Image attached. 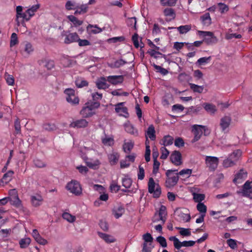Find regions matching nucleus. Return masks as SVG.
Segmentation results:
<instances>
[{
    "label": "nucleus",
    "mask_w": 252,
    "mask_h": 252,
    "mask_svg": "<svg viewBox=\"0 0 252 252\" xmlns=\"http://www.w3.org/2000/svg\"><path fill=\"white\" fill-rule=\"evenodd\" d=\"M100 106L99 102L88 103L80 111V114L84 118L92 117L95 114V110Z\"/></svg>",
    "instance_id": "1"
},
{
    "label": "nucleus",
    "mask_w": 252,
    "mask_h": 252,
    "mask_svg": "<svg viewBox=\"0 0 252 252\" xmlns=\"http://www.w3.org/2000/svg\"><path fill=\"white\" fill-rule=\"evenodd\" d=\"M177 170H168L165 173L166 179L165 186L167 188H172L175 186L179 181V176L177 173Z\"/></svg>",
    "instance_id": "2"
},
{
    "label": "nucleus",
    "mask_w": 252,
    "mask_h": 252,
    "mask_svg": "<svg viewBox=\"0 0 252 252\" xmlns=\"http://www.w3.org/2000/svg\"><path fill=\"white\" fill-rule=\"evenodd\" d=\"M241 155L240 151L237 150L234 151L230 154L228 157L224 159L222 162V165L224 168L232 167L235 165L236 162L239 159Z\"/></svg>",
    "instance_id": "3"
},
{
    "label": "nucleus",
    "mask_w": 252,
    "mask_h": 252,
    "mask_svg": "<svg viewBox=\"0 0 252 252\" xmlns=\"http://www.w3.org/2000/svg\"><path fill=\"white\" fill-rule=\"evenodd\" d=\"M16 21L18 26L21 24L25 27L26 24L24 21H29L28 13L26 11L23 12V7L20 5L17 6L16 8Z\"/></svg>",
    "instance_id": "4"
},
{
    "label": "nucleus",
    "mask_w": 252,
    "mask_h": 252,
    "mask_svg": "<svg viewBox=\"0 0 252 252\" xmlns=\"http://www.w3.org/2000/svg\"><path fill=\"white\" fill-rule=\"evenodd\" d=\"M197 33L199 35L202 36L204 37L203 41L207 44H212L218 42L217 38L211 32L198 31Z\"/></svg>",
    "instance_id": "5"
},
{
    "label": "nucleus",
    "mask_w": 252,
    "mask_h": 252,
    "mask_svg": "<svg viewBox=\"0 0 252 252\" xmlns=\"http://www.w3.org/2000/svg\"><path fill=\"white\" fill-rule=\"evenodd\" d=\"M66 95V101L71 105H77L79 103V99L76 95L75 91L72 89H66L64 92Z\"/></svg>",
    "instance_id": "6"
},
{
    "label": "nucleus",
    "mask_w": 252,
    "mask_h": 252,
    "mask_svg": "<svg viewBox=\"0 0 252 252\" xmlns=\"http://www.w3.org/2000/svg\"><path fill=\"white\" fill-rule=\"evenodd\" d=\"M206 130V127L201 125H194L192 126V132L193 134V138L191 140V143H193L198 141L202 134L203 132Z\"/></svg>",
    "instance_id": "7"
},
{
    "label": "nucleus",
    "mask_w": 252,
    "mask_h": 252,
    "mask_svg": "<svg viewBox=\"0 0 252 252\" xmlns=\"http://www.w3.org/2000/svg\"><path fill=\"white\" fill-rule=\"evenodd\" d=\"M67 189L75 195H80L82 193V188L79 183L76 181H72L66 186Z\"/></svg>",
    "instance_id": "8"
},
{
    "label": "nucleus",
    "mask_w": 252,
    "mask_h": 252,
    "mask_svg": "<svg viewBox=\"0 0 252 252\" xmlns=\"http://www.w3.org/2000/svg\"><path fill=\"white\" fill-rule=\"evenodd\" d=\"M205 164L210 171L216 169L219 164V158L216 157L206 156L205 157Z\"/></svg>",
    "instance_id": "9"
},
{
    "label": "nucleus",
    "mask_w": 252,
    "mask_h": 252,
    "mask_svg": "<svg viewBox=\"0 0 252 252\" xmlns=\"http://www.w3.org/2000/svg\"><path fill=\"white\" fill-rule=\"evenodd\" d=\"M125 102H120L116 104L115 106V111L120 116H123L126 118L129 117V114L127 111V108L125 106Z\"/></svg>",
    "instance_id": "10"
},
{
    "label": "nucleus",
    "mask_w": 252,
    "mask_h": 252,
    "mask_svg": "<svg viewBox=\"0 0 252 252\" xmlns=\"http://www.w3.org/2000/svg\"><path fill=\"white\" fill-rule=\"evenodd\" d=\"M82 157L89 167L94 169L98 168L100 162L98 159H93L89 158L84 155H82Z\"/></svg>",
    "instance_id": "11"
},
{
    "label": "nucleus",
    "mask_w": 252,
    "mask_h": 252,
    "mask_svg": "<svg viewBox=\"0 0 252 252\" xmlns=\"http://www.w3.org/2000/svg\"><path fill=\"white\" fill-rule=\"evenodd\" d=\"M238 193H242L244 196L250 197L252 195V181H247L244 185L241 191H238Z\"/></svg>",
    "instance_id": "12"
},
{
    "label": "nucleus",
    "mask_w": 252,
    "mask_h": 252,
    "mask_svg": "<svg viewBox=\"0 0 252 252\" xmlns=\"http://www.w3.org/2000/svg\"><path fill=\"white\" fill-rule=\"evenodd\" d=\"M156 184L152 178L149 179L148 182V191L150 193H154V196L158 197L160 194L161 191L158 188L155 190Z\"/></svg>",
    "instance_id": "13"
},
{
    "label": "nucleus",
    "mask_w": 252,
    "mask_h": 252,
    "mask_svg": "<svg viewBox=\"0 0 252 252\" xmlns=\"http://www.w3.org/2000/svg\"><path fill=\"white\" fill-rule=\"evenodd\" d=\"M171 162L175 165L179 166L182 164V155L179 151H174L170 156Z\"/></svg>",
    "instance_id": "14"
},
{
    "label": "nucleus",
    "mask_w": 252,
    "mask_h": 252,
    "mask_svg": "<svg viewBox=\"0 0 252 252\" xmlns=\"http://www.w3.org/2000/svg\"><path fill=\"white\" fill-rule=\"evenodd\" d=\"M88 122L84 119H81L72 121L69 126L73 128H84L88 126Z\"/></svg>",
    "instance_id": "15"
},
{
    "label": "nucleus",
    "mask_w": 252,
    "mask_h": 252,
    "mask_svg": "<svg viewBox=\"0 0 252 252\" xmlns=\"http://www.w3.org/2000/svg\"><path fill=\"white\" fill-rule=\"evenodd\" d=\"M231 122V119L229 116H225L220 120V125L222 131H225L229 126Z\"/></svg>",
    "instance_id": "16"
},
{
    "label": "nucleus",
    "mask_w": 252,
    "mask_h": 252,
    "mask_svg": "<svg viewBox=\"0 0 252 252\" xmlns=\"http://www.w3.org/2000/svg\"><path fill=\"white\" fill-rule=\"evenodd\" d=\"M108 82L112 85H116L123 82L124 77L122 75H110L107 77Z\"/></svg>",
    "instance_id": "17"
},
{
    "label": "nucleus",
    "mask_w": 252,
    "mask_h": 252,
    "mask_svg": "<svg viewBox=\"0 0 252 252\" xmlns=\"http://www.w3.org/2000/svg\"><path fill=\"white\" fill-rule=\"evenodd\" d=\"M107 79L101 77L97 79L95 85L98 89L105 90L109 87V85L107 83Z\"/></svg>",
    "instance_id": "18"
},
{
    "label": "nucleus",
    "mask_w": 252,
    "mask_h": 252,
    "mask_svg": "<svg viewBox=\"0 0 252 252\" xmlns=\"http://www.w3.org/2000/svg\"><path fill=\"white\" fill-rule=\"evenodd\" d=\"M164 16L167 21H170L175 19L176 13L174 10L171 8H166L163 11Z\"/></svg>",
    "instance_id": "19"
},
{
    "label": "nucleus",
    "mask_w": 252,
    "mask_h": 252,
    "mask_svg": "<svg viewBox=\"0 0 252 252\" xmlns=\"http://www.w3.org/2000/svg\"><path fill=\"white\" fill-rule=\"evenodd\" d=\"M31 200L32 206L36 207L42 204L43 198L40 194H36L31 196Z\"/></svg>",
    "instance_id": "20"
},
{
    "label": "nucleus",
    "mask_w": 252,
    "mask_h": 252,
    "mask_svg": "<svg viewBox=\"0 0 252 252\" xmlns=\"http://www.w3.org/2000/svg\"><path fill=\"white\" fill-rule=\"evenodd\" d=\"M79 39V37L77 33H69L66 35L64 39V43L69 44L74 42H77Z\"/></svg>",
    "instance_id": "21"
},
{
    "label": "nucleus",
    "mask_w": 252,
    "mask_h": 252,
    "mask_svg": "<svg viewBox=\"0 0 252 252\" xmlns=\"http://www.w3.org/2000/svg\"><path fill=\"white\" fill-rule=\"evenodd\" d=\"M247 177V173L243 170H241L236 175L233 182L236 184H240Z\"/></svg>",
    "instance_id": "22"
},
{
    "label": "nucleus",
    "mask_w": 252,
    "mask_h": 252,
    "mask_svg": "<svg viewBox=\"0 0 252 252\" xmlns=\"http://www.w3.org/2000/svg\"><path fill=\"white\" fill-rule=\"evenodd\" d=\"M145 136L147 138H149L152 141L156 139V130L155 127L153 125H150L147 128V130L145 132Z\"/></svg>",
    "instance_id": "23"
},
{
    "label": "nucleus",
    "mask_w": 252,
    "mask_h": 252,
    "mask_svg": "<svg viewBox=\"0 0 252 252\" xmlns=\"http://www.w3.org/2000/svg\"><path fill=\"white\" fill-rule=\"evenodd\" d=\"M156 214L159 218L161 224H164L166 221V216L167 215L166 208L164 206H161L158 212Z\"/></svg>",
    "instance_id": "24"
},
{
    "label": "nucleus",
    "mask_w": 252,
    "mask_h": 252,
    "mask_svg": "<svg viewBox=\"0 0 252 252\" xmlns=\"http://www.w3.org/2000/svg\"><path fill=\"white\" fill-rule=\"evenodd\" d=\"M202 106L206 111L210 114H214L217 111L216 106L212 103H204Z\"/></svg>",
    "instance_id": "25"
},
{
    "label": "nucleus",
    "mask_w": 252,
    "mask_h": 252,
    "mask_svg": "<svg viewBox=\"0 0 252 252\" xmlns=\"http://www.w3.org/2000/svg\"><path fill=\"white\" fill-rule=\"evenodd\" d=\"M98 235L99 237L103 239L106 243H111L115 242L116 241L113 236L109 234L102 232H98Z\"/></svg>",
    "instance_id": "26"
},
{
    "label": "nucleus",
    "mask_w": 252,
    "mask_h": 252,
    "mask_svg": "<svg viewBox=\"0 0 252 252\" xmlns=\"http://www.w3.org/2000/svg\"><path fill=\"white\" fill-rule=\"evenodd\" d=\"M125 130L133 135L137 136L138 135V131L134 127V126L130 124L129 122L126 123L125 125Z\"/></svg>",
    "instance_id": "27"
},
{
    "label": "nucleus",
    "mask_w": 252,
    "mask_h": 252,
    "mask_svg": "<svg viewBox=\"0 0 252 252\" xmlns=\"http://www.w3.org/2000/svg\"><path fill=\"white\" fill-rule=\"evenodd\" d=\"M101 141L103 144L106 146H112L114 143L113 136L106 135L101 138Z\"/></svg>",
    "instance_id": "28"
},
{
    "label": "nucleus",
    "mask_w": 252,
    "mask_h": 252,
    "mask_svg": "<svg viewBox=\"0 0 252 252\" xmlns=\"http://www.w3.org/2000/svg\"><path fill=\"white\" fill-rule=\"evenodd\" d=\"M39 7L40 5L39 4H36L32 6L26 10V12L28 15V17L29 20H30V19L34 15L35 13L39 8Z\"/></svg>",
    "instance_id": "29"
},
{
    "label": "nucleus",
    "mask_w": 252,
    "mask_h": 252,
    "mask_svg": "<svg viewBox=\"0 0 252 252\" xmlns=\"http://www.w3.org/2000/svg\"><path fill=\"white\" fill-rule=\"evenodd\" d=\"M120 155L117 152H112L108 155V159L111 165L116 164L119 159Z\"/></svg>",
    "instance_id": "30"
},
{
    "label": "nucleus",
    "mask_w": 252,
    "mask_h": 252,
    "mask_svg": "<svg viewBox=\"0 0 252 252\" xmlns=\"http://www.w3.org/2000/svg\"><path fill=\"white\" fill-rule=\"evenodd\" d=\"M191 27L190 25H186L181 26L178 27H172L170 29H175L179 32L180 34H185L191 30Z\"/></svg>",
    "instance_id": "31"
},
{
    "label": "nucleus",
    "mask_w": 252,
    "mask_h": 252,
    "mask_svg": "<svg viewBox=\"0 0 252 252\" xmlns=\"http://www.w3.org/2000/svg\"><path fill=\"white\" fill-rule=\"evenodd\" d=\"M134 142L131 140H125L123 150L125 153H129L133 148Z\"/></svg>",
    "instance_id": "32"
},
{
    "label": "nucleus",
    "mask_w": 252,
    "mask_h": 252,
    "mask_svg": "<svg viewBox=\"0 0 252 252\" xmlns=\"http://www.w3.org/2000/svg\"><path fill=\"white\" fill-rule=\"evenodd\" d=\"M88 8V6L87 4H81L80 6L76 5L74 14L76 15L84 14L87 12Z\"/></svg>",
    "instance_id": "33"
},
{
    "label": "nucleus",
    "mask_w": 252,
    "mask_h": 252,
    "mask_svg": "<svg viewBox=\"0 0 252 252\" xmlns=\"http://www.w3.org/2000/svg\"><path fill=\"white\" fill-rule=\"evenodd\" d=\"M87 30L90 33L96 34L101 32L102 30L97 25L89 24L87 27Z\"/></svg>",
    "instance_id": "34"
},
{
    "label": "nucleus",
    "mask_w": 252,
    "mask_h": 252,
    "mask_svg": "<svg viewBox=\"0 0 252 252\" xmlns=\"http://www.w3.org/2000/svg\"><path fill=\"white\" fill-rule=\"evenodd\" d=\"M13 174L14 172L13 171H8L4 174L2 178L1 179V182L5 184L9 183L12 180Z\"/></svg>",
    "instance_id": "35"
},
{
    "label": "nucleus",
    "mask_w": 252,
    "mask_h": 252,
    "mask_svg": "<svg viewBox=\"0 0 252 252\" xmlns=\"http://www.w3.org/2000/svg\"><path fill=\"white\" fill-rule=\"evenodd\" d=\"M177 173L178 176L188 178L191 176L192 170L191 169H183L179 172L177 171Z\"/></svg>",
    "instance_id": "36"
},
{
    "label": "nucleus",
    "mask_w": 252,
    "mask_h": 252,
    "mask_svg": "<svg viewBox=\"0 0 252 252\" xmlns=\"http://www.w3.org/2000/svg\"><path fill=\"white\" fill-rule=\"evenodd\" d=\"M31 242V239L29 237H24L19 241V245L22 249L27 248Z\"/></svg>",
    "instance_id": "37"
},
{
    "label": "nucleus",
    "mask_w": 252,
    "mask_h": 252,
    "mask_svg": "<svg viewBox=\"0 0 252 252\" xmlns=\"http://www.w3.org/2000/svg\"><path fill=\"white\" fill-rule=\"evenodd\" d=\"M202 24L205 26H209L211 23V18L209 13H206L201 17Z\"/></svg>",
    "instance_id": "38"
},
{
    "label": "nucleus",
    "mask_w": 252,
    "mask_h": 252,
    "mask_svg": "<svg viewBox=\"0 0 252 252\" xmlns=\"http://www.w3.org/2000/svg\"><path fill=\"white\" fill-rule=\"evenodd\" d=\"M125 212V209L123 207L119 206L115 208L113 211L114 216L116 219L120 218Z\"/></svg>",
    "instance_id": "39"
},
{
    "label": "nucleus",
    "mask_w": 252,
    "mask_h": 252,
    "mask_svg": "<svg viewBox=\"0 0 252 252\" xmlns=\"http://www.w3.org/2000/svg\"><path fill=\"white\" fill-rule=\"evenodd\" d=\"M9 201L11 205L17 208H21L23 206L22 201L18 196L9 199Z\"/></svg>",
    "instance_id": "40"
},
{
    "label": "nucleus",
    "mask_w": 252,
    "mask_h": 252,
    "mask_svg": "<svg viewBox=\"0 0 252 252\" xmlns=\"http://www.w3.org/2000/svg\"><path fill=\"white\" fill-rule=\"evenodd\" d=\"M62 217L63 219L70 223L74 222L76 220L75 216L72 215L69 213L64 212L62 215Z\"/></svg>",
    "instance_id": "41"
},
{
    "label": "nucleus",
    "mask_w": 252,
    "mask_h": 252,
    "mask_svg": "<svg viewBox=\"0 0 252 252\" xmlns=\"http://www.w3.org/2000/svg\"><path fill=\"white\" fill-rule=\"evenodd\" d=\"M4 78L8 85L14 86L15 83V80L14 77L12 75L5 72L4 75Z\"/></svg>",
    "instance_id": "42"
},
{
    "label": "nucleus",
    "mask_w": 252,
    "mask_h": 252,
    "mask_svg": "<svg viewBox=\"0 0 252 252\" xmlns=\"http://www.w3.org/2000/svg\"><path fill=\"white\" fill-rule=\"evenodd\" d=\"M23 50L27 54L30 55L33 52L34 48L31 43L26 42L24 43Z\"/></svg>",
    "instance_id": "43"
},
{
    "label": "nucleus",
    "mask_w": 252,
    "mask_h": 252,
    "mask_svg": "<svg viewBox=\"0 0 252 252\" xmlns=\"http://www.w3.org/2000/svg\"><path fill=\"white\" fill-rule=\"evenodd\" d=\"M67 18L69 21L73 23L75 27L79 26L83 24V21L78 20L73 15H69Z\"/></svg>",
    "instance_id": "44"
},
{
    "label": "nucleus",
    "mask_w": 252,
    "mask_h": 252,
    "mask_svg": "<svg viewBox=\"0 0 252 252\" xmlns=\"http://www.w3.org/2000/svg\"><path fill=\"white\" fill-rule=\"evenodd\" d=\"M174 139L170 135L165 136L162 139V144L164 146L171 145L173 144Z\"/></svg>",
    "instance_id": "45"
},
{
    "label": "nucleus",
    "mask_w": 252,
    "mask_h": 252,
    "mask_svg": "<svg viewBox=\"0 0 252 252\" xmlns=\"http://www.w3.org/2000/svg\"><path fill=\"white\" fill-rule=\"evenodd\" d=\"M193 200L195 202L201 203L205 199V195L202 193H192Z\"/></svg>",
    "instance_id": "46"
},
{
    "label": "nucleus",
    "mask_w": 252,
    "mask_h": 252,
    "mask_svg": "<svg viewBox=\"0 0 252 252\" xmlns=\"http://www.w3.org/2000/svg\"><path fill=\"white\" fill-rule=\"evenodd\" d=\"M178 217H179L180 220L183 222H188L190 219V216L188 213L180 212L179 213Z\"/></svg>",
    "instance_id": "47"
},
{
    "label": "nucleus",
    "mask_w": 252,
    "mask_h": 252,
    "mask_svg": "<svg viewBox=\"0 0 252 252\" xmlns=\"http://www.w3.org/2000/svg\"><path fill=\"white\" fill-rule=\"evenodd\" d=\"M177 0H160L161 5L164 6H172L175 5Z\"/></svg>",
    "instance_id": "48"
},
{
    "label": "nucleus",
    "mask_w": 252,
    "mask_h": 252,
    "mask_svg": "<svg viewBox=\"0 0 252 252\" xmlns=\"http://www.w3.org/2000/svg\"><path fill=\"white\" fill-rule=\"evenodd\" d=\"M191 89L194 92L198 93H201L204 89V87L202 86H198L194 84L190 83L189 84Z\"/></svg>",
    "instance_id": "49"
},
{
    "label": "nucleus",
    "mask_w": 252,
    "mask_h": 252,
    "mask_svg": "<svg viewBox=\"0 0 252 252\" xmlns=\"http://www.w3.org/2000/svg\"><path fill=\"white\" fill-rule=\"evenodd\" d=\"M126 63V61H124L122 59H120L115 61L114 63L110 64L109 66H110L112 68H119L121 66L124 65Z\"/></svg>",
    "instance_id": "50"
},
{
    "label": "nucleus",
    "mask_w": 252,
    "mask_h": 252,
    "mask_svg": "<svg viewBox=\"0 0 252 252\" xmlns=\"http://www.w3.org/2000/svg\"><path fill=\"white\" fill-rule=\"evenodd\" d=\"M197 210L200 213L201 215H206L207 207L203 203H199L196 206Z\"/></svg>",
    "instance_id": "51"
},
{
    "label": "nucleus",
    "mask_w": 252,
    "mask_h": 252,
    "mask_svg": "<svg viewBox=\"0 0 252 252\" xmlns=\"http://www.w3.org/2000/svg\"><path fill=\"white\" fill-rule=\"evenodd\" d=\"M75 84L78 88H82L87 86L88 84V82L82 78H78L75 81Z\"/></svg>",
    "instance_id": "52"
},
{
    "label": "nucleus",
    "mask_w": 252,
    "mask_h": 252,
    "mask_svg": "<svg viewBox=\"0 0 252 252\" xmlns=\"http://www.w3.org/2000/svg\"><path fill=\"white\" fill-rule=\"evenodd\" d=\"M195 243V241H184L182 242H180L179 246V250L182 247H191L193 246Z\"/></svg>",
    "instance_id": "53"
},
{
    "label": "nucleus",
    "mask_w": 252,
    "mask_h": 252,
    "mask_svg": "<svg viewBox=\"0 0 252 252\" xmlns=\"http://www.w3.org/2000/svg\"><path fill=\"white\" fill-rule=\"evenodd\" d=\"M160 158L162 159H166L169 155V151L165 147H162L160 148Z\"/></svg>",
    "instance_id": "54"
},
{
    "label": "nucleus",
    "mask_w": 252,
    "mask_h": 252,
    "mask_svg": "<svg viewBox=\"0 0 252 252\" xmlns=\"http://www.w3.org/2000/svg\"><path fill=\"white\" fill-rule=\"evenodd\" d=\"M123 186L125 187L126 189H129L131 185L132 181L131 180L127 177H126L123 178L122 180Z\"/></svg>",
    "instance_id": "55"
},
{
    "label": "nucleus",
    "mask_w": 252,
    "mask_h": 252,
    "mask_svg": "<svg viewBox=\"0 0 252 252\" xmlns=\"http://www.w3.org/2000/svg\"><path fill=\"white\" fill-rule=\"evenodd\" d=\"M144 243H152L153 238L149 233H147L143 235Z\"/></svg>",
    "instance_id": "56"
},
{
    "label": "nucleus",
    "mask_w": 252,
    "mask_h": 252,
    "mask_svg": "<svg viewBox=\"0 0 252 252\" xmlns=\"http://www.w3.org/2000/svg\"><path fill=\"white\" fill-rule=\"evenodd\" d=\"M153 248L152 243H143L142 252H151Z\"/></svg>",
    "instance_id": "57"
},
{
    "label": "nucleus",
    "mask_w": 252,
    "mask_h": 252,
    "mask_svg": "<svg viewBox=\"0 0 252 252\" xmlns=\"http://www.w3.org/2000/svg\"><path fill=\"white\" fill-rule=\"evenodd\" d=\"M184 109V107L183 105L179 104L173 105L172 107V110L176 112H181Z\"/></svg>",
    "instance_id": "58"
},
{
    "label": "nucleus",
    "mask_w": 252,
    "mask_h": 252,
    "mask_svg": "<svg viewBox=\"0 0 252 252\" xmlns=\"http://www.w3.org/2000/svg\"><path fill=\"white\" fill-rule=\"evenodd\" d=\"M227 244L232 249H235L237 247V241L233 239H228L227 240Z\"/></svg>",
    "instance_id": "59"
},
{
    "label": "nucleus",
    "mask_w": 252,
    "mask_h": 252,
    "mask_svg": "<svg viewBox=\"0 0 252 252\" xmlns=\"http://www.w3.org/2000/svg\"><path fill=\"white\" fill-rule=\"evenodd\" d=\"M18 43V38L17 34L13 33L11 36V40L10 45L11 47L14 46Z\"/></svg>",
    "instance_id": "60"
},
{
    "label": "nucleus",
    "mask_w": 252,
    "mask_h": 252,
    "mask_svg": "<svg viewBox=\"0 0 252 252\" xmlns=\"http://www.w3.org/2000/svg\"><path fill=\"white\" fill-rule=\"evenodd\" d=\"M138 179L142 180L145 177V171L143 167L141 165L139 166V170L137 173Z\"/></svg>",
    "instance_id": "61"
},
{
    "label": "nucleus",
    "mask_w": 252,
    "mask_h": 252,
    "mask_svg": "<svg viewBox=\"0 0 252 252\" xmlns=\"http://www.w3.org/2000/svg\"><path fill=\"white\" fill-rule=\"evenodd\" d=\"M76 5L75 2L68 0L65 4V8L67 10L75 9Z\"/></svg>",
    "instance_id": "62"
},
{
    "label": "nucleus",
    "mask_w": 252,
    "mask_h": 252,
    "mask_svg": "<svg viewBox=\"0 0 252 252\" xmlns=\"http://www.w3.org/2000/svg\"><path fill=\"white\" fill-rule=\"evenodd\" d=\"M180 229V234L183 236H188L191 235V232L189 229L185 228H179Z\"/></svg>",
    "instance_id": "63"
},
{
    "label": "nucleus",
    "mask_w": 252,
    "mask_h": 252,
    "mask_svg": "<svg viewBox=\"0 0 252 252\" xmlns=\"http://www.w3.org/2000/svg\"><path fill=\"white\" fill-rule=\"evenodd\" d=\"M218 5L219 6V10L221 13H225L229 9L228 6L223 3H219Z\"/></svg>",
    "instance_id": "64"
}]
</instances>
